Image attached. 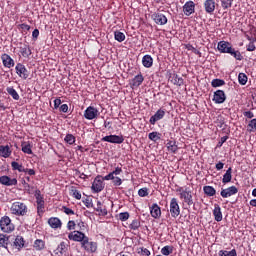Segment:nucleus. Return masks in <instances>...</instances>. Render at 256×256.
I'll return each mask as SVG.
<instances>
[{
	"label": "nucleus",
	"mask_w": 256,
	"mask_h": 256,
	"mask_svg": "<svg viewBox=\"0 0 256 256\" xmlns=\"http://www.w3.org/2000/svg\"><path fill=\"white\" fill-rule=\"evenodd\" d=\"M10 213L11 215H15V217H27L29 207L23 202L16 201L11 204Z\"/></svg>",
	"instance_id": "1"
},
{
	"label": "nucleus",
	"mask_w": 256,
	"mask_h": 256,
	"mask_svg": "<svg viewBox=\"0 0 256 256\" xmlns=\"http://www.w3.org/2000/svg\"><path fill=\"white\" fill-rule=\"evenodd\" d=\"M177 193H180V199H184V203H186L187 205H189V207H191V205H193V192H191V188L186 187H178L176 189Z\"/></svg>",
	"instance_id": "2"
},
{
	"label": "nucleus",
	"mask_w": 256,
	"mask_h": 256,
	"mask_svg": "<svg viewBox=\"0 0 256 256\" xmlns=\"http://www.w3.org/2000/svg\"><path fill=\"white\" fill-rule=\"evenodd\" d=\"M0 229L3 233H13L15 231V224H13L9 216H3L0 219Z\"/></svg>",
	"instance_id": "3"
},
{
	"label": "nucleus",
	"mask_w": 256,
	"mask_h": 256,
	"mask_svg": "<svg viewBox=\"0 0 256 256\" xmlns=\"http://www.w3.org/2000/svg\"><path fill=\"white\" fill-rule=\"evenodd\" d=\"M103 176L97 175L92 183L91 190L93 193H101L105 189V183L103 182Z\"/></svg>",
	"instance_id": "4"
},
{
	"label": "nucleus",
	"mask_w": 256,
	"mask_h": 256,
	"mask_svg": "<svg viewBox=\"0 0 256 256\" xmlns=\"http://www.w3.org/2000/svg\"><path fill=\"white\" fill-rule=\"evenodd\" d=\"M170 214L173 219H177V217L181 215V207H179L177 198H172L170 200Z\"/></svg>",
	"instance_id": "5"
},
{
	"label": "nucleus",
	"mask_w": 256,
	"mask_h": 256,
	"mask_svg": "<svg viewBox=\"0 0 256 256\" xmlns=\"http://www.w3.org/2000/svg\"><path fill=\"white\" fill-rule=\"evenodd\" d=\"M89 237L85 235V233L81 231L74 230L73 232L68 234V239L70 241H76L77 243H83L86 241Z\"/></svg>",
	"instance_id": "6"
},
{
	"label": "nucleus",
	"mask_w": 256,
	"mask_h": 256,
	"mask_svg": "<svg viewBox=\"0 0 256 256\" xmlns=\"http://www.w3.org/2000/svg\"><path fill=\"white\" fill-rule=\"evenodd\" d=\"M99 115V110L93 106L87 107L84 111V117L85 119H88V121H93V119H97Z\"/></svg>",
	"instance_id": "7"
},
{
	"label": "nucleus",
	"mask_w": 256,
	"mask_h": 256,
	"mask_svg": "<svg viewBox=\"0 0 256 256\" xmlns=\"http://www.w3.org/2000/svg\"><path fill=\"white\" fill-rule=\"evenodd\" d=\"M15 71L18 77H20V79H29V70H27V67H25V65H23L22 63L16 64Z\"/></svg>",
	"instance_id": "8"
},
{
	"label": "nucleus",
	"mask_w": 256,
	"mask_h": 256,
	"mask_svg": "<svg viewBox=\"0 0 256 256\" xmlns=\"http://www.w3.org/2000/svg\"><path fill=\"white\" fill-rule=\"evenodd\" d=\"M239 193V188L236 186H230L221 190L220 195L223 199H229V197H233V195H237Z\"/></svg>",
	"instance_id": "9"
},
{
	"label": "nucleus",
	"mask_w": 256,
	"mask_h": 256,
	"mask_svg": "<svg viewBox=\"0 0 256 256\" xmlns=\"http://www.w3.org/2000/svg\"><path fill=\"white\" fill-rule=\"evenodd\" d=\"M212 101H214V103H216V105H221V104H223L224 101H227V95H225V91L216 90L214 92Z\"/></svg>",
	"instance_id": "10"
},
{
	"label": "nucleus",
	"mask_w": 256,
	"mask_h": 256,
	"mask_svg": "<svg viewBox=\"0 0 256 256\" xmlns=\"http://www.w3.org/2000/svg\"><path fill=\"white\" fill-rule=\"evenodd\" d=\"M82 249L86 250L87 253H96L97 252V242H89V238L84 240L81 243Z\"/></svg>",
	"instance_id": "11"
},
{
	"label": "nucleus",
	"mask_w": 256,
	"mask_h": 256,
	"mask_svg": "<svg viewBox=\"0 0 256 256\" xmlns=\"http://www.w3.org/2000/svg\"><path fill=\"white\" fill-rule=\"evenodd\" d=\"M102 141H105L106 143H115L117 145H121L123 141H125V138L123 135H109L102 138Z\"/></svg>",
	"instance_id": "12"
},
{
	"label": "nucleus",
	"mask_w": 256,
	"mask_h": 256,
	"mask_svg": "<svg viewBox=\"0 0 256 256\" xmlns=\"http://www.w3.org/2000/svg\"><path fill=\"white\" fill-rule=\"evenodd\" d=\"M143 81H145V77L141 72H139L131 81H130V87L132 89H137L138 87H141L143 85Z\"/></svg>",
	"instance_id": "13"
},
{
	"label": "nucleus",
	"mask_w": 256,
	"mask_h": 256,
	"mask_svg": "<svg viewBox=\"0 0 256 256\" xmlns=\"http://www.w3.org/2000/svg\"><path fill=\"white\" fill-rule=\"evenodd\" d=\"M152 19L154 23H156V25H167V22H168L167 16L159 12L153 13Z\"/></svg>",
	"instance_id": "14"
},
{
	"label": "nucleus",
	"mask_w": 256,
	"mask_h": 256,
	"mask_svg": "<svg viewBox=\"0 0 256 256\" xmlns=\"http://www.w3.org/2000/svg\"><path fill=\"white\" fill-rule=\"evenodd\" d=\"M1 61L3 63V66L7 69H11V67H15V60L11 58V56L7 53H4L1 55Z\"/></svg>",
	"instance_id": "15"
},
{
	"label": "nucleus",
	"mask_w": 256,
	"mask_h": 256,
	"mask_svg": "<svg viewBox=\"0 0 256 256\" xmlns=\"http://www.w3.org/2000/svg\"><path fill=\"white\" fill-rule=\"evenodd\" d=\"M69 251V244L66 242H60L57 248L54 250L55 256H63Z\"/></svg>",
	"instance_id": "16"
},
{
	"label": "nucleus",
	"mask_w": 256,
	"mask_h": 256,
	"mask_svg": "<svg viewBox=\"0 0 256 256\" xmlns=\"http://www.w3.org/2000/svg\"><path fill=\"white\" fill-rule=\"evenodd\" d=\"M203 5L205 13L208 15H213V13H215V7L217 5L215 0H205Z\"/></svg>",
	"instance_id": "17"
},
{
	"label": "nucleus",
	"mask_w": 256,
	"mask_h": 256,
	"mask_svg": "<svg viewBox=\"0 0 256 256\" xmlns=\"http://www.w3.org/2000/svg\"><path fill=\"white\" fill-rule=\"evenodd\" d=\"M0 185H5V187H13L17 185V179L11 178L7 175L0 177Z\"/></svg>",
	"instance_id": "18"
},
{
	"label": "nucleus",
	"mask_w": 256,
	"mask_h": 256,
	"mask_svg": "<svg viewBox=\"0 0 256 256\" xmlns=\"http://www.w3.org/2000/svg\"><path fill=\"white\" fill-rule=\"evenodd\" d=\"M183 13L186 17L193 15V13H195V2L187 1L183 6Z\"/></svg>",
	"instance_id": "19"
},
{
	"label": "nucleus",
	"mask_w": 256,
	"mask_h": 256,
	"mask_svg": "<svg viewBox=\"0 0 256 256\" xmlns=\"http://www.w3.org/2000/svg\"><path fill=\"white\" fill-rule=\"evenodd\" d=\"M150 215L153 219H161V207L157 203H153L150 207Z\"/></svg>",
	"instance_id": "20"
},
{
	"label": "nucleus",
	"mask_w": 256,
	"mask_h": 256,
	"mask_svg": "<svg viewBox=\"0 0 256 256\" xmlns=\"http://www.w3.org/2000/svg\"><path fill=\"white\" fill-rule=\"evenodd\" d=\"M232 47L233 45L230 42H227L225 40L218 42V45H217V49L219 53H229Z\"/></svg>",
	"instance_id": "21"
},
{
	"label": "nucleus",
	"mask_w": 256,
	"mask_h": 256,
	"mask_svg": "<svg viewBox=\"0 0 256 256\" xmlns=\"http://www.w3.org/2000/svg\"><path fill=\"white\" fill-rule=\"evenodd\" d=\"M165 117V110L159 109L156 111V113L150 117L149 123L150 125H155L157 121H161Z\"/></svg>",
	"instance_id": "22"
},
{
	"label": "nucleus",
	"mask_w": 256,
	"mask_h": 256,
	"mask_svg": "<svg viewBox=\"0 0 256 256\" xmlns=\"http://www.w3.org/2000/svg\"><path fill=\"white\" fill-rule=\"evenodd\" d=\"M213 216L218 223L223 221V212H221V206L219 204H214Z\"/></svg>",
	"instance_id": "23"
},
{
	"label": "nucleus",
	"mask_w": 256,
	"mask_h": 256,
	"mask_svg": "<svg viewBox=\"0 0 256 256\" xmlns=\"http://www.w3.org/2000/svg\"><path fill=\"white\" fill-rule=\"evenodd\" d=\"M48 224L52 229H61V226L63 225L61 219L57 217H51L50 219H48Z\"/></svg>",
	"instance_id": "24"
},
{
	"label": "nucleus",
	"mask_w": 256,
	"mask_h": 256,
	"mask_svg": "<svg viewBox=\"0 0 256 256\" xmlns=\"http://www.w3.org/2000/svg\"><path fill=\"white\" fill-rule=\"evenodd\" d=\"M228 55L234 57L236 61H243V54H241V51L235 49L233 46L228 50Z\"/></svg>",
	"instance_id": "25"
},
{
	"label": "nucleus",
	"mask_w": 256,
	"mask_h": 256,
	"mask_svg": "<svg viewBox=\"0 0 256 256\" xmlns=\"http://www.w3.org/2000/svg\"><path fill=\"white\" fill-rule=\"evenodd\" d=\"M142 65L146 69H151L153 67V57L149 54H146L142 58Z\"/></svg>",
	"instance_id": "26"
},
{
	"label": "nucleus",
	"mask_w": 256,
	"mask_h": 256,
	"mask_svg": "<svg viewBox=\"0 0 256 256\" xmlns=\"http://www.w3.org/2000/svg\"><path fill=\"white\" fill-rule=\"evenodd\" d=\"M231 179H233V168L229 167L222 178V183L227 185V183H231Z\"/></svg>",
	"instance_id": "27"
},
{
	"label": "nucleus",
	"mask_w": 256,
	"mask_h": 256,
	"mask_svg": "<svg viewBox=\"0 0 256 256\" xmlns=\"http://www.w3.org/2000/svg\"><path fill=\"white\" fill-rule=\"evenodd\" d=\"M11 153H13V151H11V148L9 147V145H6V146L0 145L1 157H4V159H7L11 157Z\"/></svg>",
	"instance_id": "28"
},
{
	"label": "nucleus",
	"mask_w": 256,
	"mask_h": 256,
	"mask_svg": "<svg viewBox=\"0 0 256 256\" xmlns=\"http://www.w3.org/2000/svg\"><path fill=\"white\" fill-rule=\"evenodd\" d=\"M123 173V168L121 167H116L114 171L110 172L106 176L103 177L104 181H109V179H113L115 175H121Z\"/></svg>",
	"instance_id": "29"
},
{
	"label": "nucleus",
	"mask_w": 256,
	"mask_h": 256,
	"mask_svg": "<svg viewBox=\"0 0 256 256\" xmlns=\"http://www.w3.org/2000/svg\"><path fill=\"white\" fill-rule=\"evenodd\" d=\"M22 151L26 155H33V146L31 145V142H22L21 143Z\"/></svg>",
	"instance_id": "30"
},
{
	"label": "nucleus",
	"mask_w": 256,
	"mask_h": 256,
	"mask_svg": "<svg viewBox=\"0 0 256 256\" xmlns=\"http://www.w3.org/2000/svg\"><path fill=\"white\" fill-rule=\"evenodd\" d=\"M14 247H16V249H23V247H25V239L23 236H16L14 240Z\"/></svg>",
	"instance_id": "31"
},
{
	"label": "nucleus",
	"mask_w": 256,
	"mask_h": 256,
	"mask_svg": "<svg viewBox=\"0 0 256 256\" xmlns=\"http://www.w3.org/2000/svg\"><path fill=\"white\" fill-rule=\"evenodd\" d=\"M9 245V236L6 234H1L0 233V247L3 249H7Z\"/></svg>",
	"instance_id": "32"
},
{
	"label": "nucleus",
	"mask_w": 256,
	"mask_h": 256,
	"mask_svg": "<svg viewBox=\"0 0 256 256\" xmlns=\"http://www.w3.org/2000/svg\"><path fill=\"white\" fill-rule=\"evenodd\" d=\"M203 191L207 197H215V195H217V190H215L213 186H204Z\"/></svg>",
	"instance_id": "33"
},
{
	"label": "nucleus",
	"mask_w": 256,
	"mask_h": 256,
	"mask_svg": "<svg viewBox=\"0 0 256 256\" xmlns=\"http://www.w3.org/2000/svg\"><path fill=\"white\" fill-rule=\"evenodd\" d=\"M167 149L171 153H177V151L179 150V147L177 146V142H175L173 140H169L167 142Z\"/></svg>",
	"instance_id": "34"
},
{
	"label": "nucleus",
	"mask_w": 256,
	"mask_h": 256,
	"mask_svg": "<svg viewBox=\"0 0 256 256\" xmlns=\"http://www.w3.org/2000/svg\"><path fill=\"white\" fill-rule=\"evenodd\" d=\"M141 227V220L139 219H134L132 222L129 224V229L131 231H139V228Z\"/></svg>",
	"instance_id": "35"
},
{
	"label": "nucleus",
	"mask_w": 256,
	"mask_h": 256,
	"mask_svg": "<svg viewBox=\"0 0 256 256\" xmlns=\"http://www.w3.org/2000/svg\"><path fill=\"white\" fill-rule=\"evenodd\" d=\"M6 91L8 93V95H11L12 98L14 99V101H19L20 97H19V93H17V90H15V88L13 87H7Z\"/></svg>",
	"instance_id": "36"
},
{
	"label": "nucleus",
	"mask_w": 256,
	"mask_h": 256,
	"mask_svg": "<svg viewBox=\"0 0 256 256\" xmlns=\"http://www.w3.org/2000/svg\"><path fill=\"white\" fill-rule=\"evenodd\" d=\"M20 53L22 57H29L31 55V47L27 44L20 47Z\"/></svg>",
	"instance_id": "37"
},
{
	"label": "nucleus",
	"mask_w": 256,
	"mask_h": 256,
	"mask_svg": "<svg viewBox=\"0 0 256 256\" xmlns=\"http://www.w3.org/2000/svg\"><path fill=\"white\" fill-rule=\"evenodd\" d=\"M11 167L13 171H18L19 173H24L25 171V166L23 164H19L18 162H11Z\"/></svg>",
	"instance_id": "38"
},
{
	"label": "nucleus",
	"mask_w": 256,
	"mask_h": 256,
	"mask_svg": "<svg viewBox=\"0 0 256 256\" xmlns=\"http://www.w3.org/2000/svg\"><path fill=\"white\" fill-rule=\"evenodd\" d=\"M34 249H36V251H43V249H45V241L36 239L34 241Z\"/></svg>",
	"instance_id": "39"
},
{
	"label": "nucleus",
	"mask_w": 256,
	"mask_h": 256,
	"mask_svg": "<svg viewBox=\"0 0 256 256\" xmlns=\"http://www.w3.org/2000/svg\"><path fill=\"white\" fill-rule=\"evenodd\" d=\"M233 1L234 0H220L222 9L224 11H227V9H231L233 7Z\"/></svg>",
	"instance_id": "40"
},
{
	"label": "nucleus",
	"mask_w": 256,
	"mask_h": 256,
	"mask_svg": "<svg viewBox=\"0 0 256 256\" xmlns=\"http://www.w3.org/2000/svg\"><path fill=\"white\" fill-rule=\"evenodd\" d=\"M148 139H150V141H153L154 143H157V141L161 140V133L151 132L148 135Z\"/></svg>",
	"instance_id": "41"
},
{
	"label": "nucleus",
	"mask_w": 256,
	"mask_h": 256,
	"mask_svg": "<svg viewBox=\"0 0 256 256\" xmlns=\"http://www.w3.org/2000/svg\"><path fill=\"white\" fill-rule=\"evenodd\" d=\"M218 255L219 256H237V250L235 249H232L230 251H227V250H220L218 252Z\"/></svg>",
	"instance_id": "42"
},
{
	"label": "nucleus",
	"mask_w": 256,
	"mask_h": 256,
	"mask_svg": "<svg viewBox=\"0 0 256 256\" xmlns=\"http://www.w3.org/2000/svg\"><path fill=\"white\" fill-rule=\"evenodd\" d=\"M114 38L115 41H118V43H123V41H125V34L121 31H115Z\"/></svg>",
	"instance_id": "43"
},
{
	"label": "nucleus",
	"mask_w": 256,
	"mask_h": 256,
	"mask_svg": "<svg viewBox=\"0 0 256 256\" xmlns=\"http://www.w3.org/2000/svg\"><path fill=\"white\" fill-rule=\"evenodd\" d=\"M248 80H249V78L247 77V74L239 73V75H238V83L240 85H247V81Z\"/></svg>",
	"instance_id": "44"
},
{
	"label": "nucleus",
	"mask_w": 256,
	"mask_h": 256,
	"mask_svg": "<svg viewBox=\"0 0 256 256\" xmlns=\"http://www.w3.org/2000/svg\"><path fill=\"white\" fill-rule=\"evenodd\" d=\"M64 141L68 145H75L76 138L73 134H67L64 138Z\"/></svg>",
	"instance_id": "45"
},
{
	"label": "nucleus",
	"mask_w": 256,
	"mask_h": 256,
	"mask_svg": "<svg viewBox=\"0 0 256 256\" xmlns=\"http://www.w3.org/2000/svg\"><path fill=\"white\" fill-rule=\"evenodd\" d=\"M211 85L212 87H223V85H225V80L219 78L213 79Z\"/></svg>",
	"instance_id": "46"
},
{
	"label": "nucleus",
	"mask_w": 256,
	"mask_h": 256,
	"mask_svg": "<svg viewBox=\"0 0 256 256\" xmlns=\"http://www.w3.org/2000/svg\"><path fill=\"white\" fill-rule=\"evenodd\" d=\"M70 195H72V197H74V199H81V192L79 190H77V188H75V186L71 187L70 190Z\"/></svg>",
	"instance_id": "47"
},
{
	"label": "nucleus",
	"mask_w": 256,
	"mask_h": 256,
	"mask_svg": "<svg viewBox=\"0 0 256 256\" xmlns=\"http://www.w3.org/2000/svg\"><path fill=\"white\" fill-rule=\"evenodd\" d=\"M161 253L162 255H165V256H169L171 255V253H173V246H164L162 249H161Z\"/></svg>",
	"instance_id": "48"
},
{
	"label": "nucleus",
	"mask_w": 256,
	"mask_h": 256,
	"mask_svg": "<svg viewBox=\"0 0 256 256\" xmlns=\"http://www.w3.org/2000/svg\"><path fill=\"white\" fill-rule=\"evenodd\" d=\"M109 181H112L114 187H120V185L123 184V180L120 177H115L113 176V178H109Z\"/></svg>",
	"instance_id": "49"
},
{
	"label": "nucleus",
	"mask_w": 256,
	"mask_h": 256,
	"mask_svg": "<svg viewBox=\"0 0 256 256\" xmlns=\"http://www.w3.org/2000/svg\"><path fill=\"white\" fill-rule=\"evenodd\" d=\"M34 197L36 199V203H43L45 202V199L43 198V195H41V190H36Z\"/></svg>",
	"instance_id": "50"
},
{
	"label": "nucleus",
	"mask_w": 256,
	"mask_h": 256,
	"mask_svg": "<svg viewBox=\"0 0 256 256\" xmlns=\"http://www.w3.org/2000/svg\"><path fill=\"white\" fill-rule=\"evenodd\" d=\"M186 49H187L188 51L194 52L195 55H198L199 57H201V51H199V50H198L197 48H195L193 45L187 44V45H186Z\"/></svg>",
	"instance_id": "51"
},
{
	"label": "nucleus",
	"mask_w": 256,
	"mask_h": 256,
	"mask_svg": "<svg viewBox=\"0 0 256 256\" xmlns=\"http://www.w3.org/2000/svg\"><path fill=\"white\" fill-rule=\"evenodd\" d=\"M45 202H40L37 204V213L38 215H43L45 213Z\"/></svg>",
	"instance_id": "52"
},
{
	"label": "nucleus",
	"mask_w": 256,
	"mask_h": 256,
	"mask_svg": "<svg viewBox=\"0 0 256 256\" xmlns=\"http://www.w3.org/2000/svg\"><path fill=\"white\" fill-rule=\"evenodd\" d=\"M139 197H147L149 195V188H141L138 190Z\"/></svg>",
	"instance_id": "53"
},
{
	"label": "nucleus",
	"mask_w": 256,
	"mask_h": 256,
	"mask_svg": "<svg viewBox=\"0 0 256 256\" xmlns=\"http://www.w3.org/2000/svg\"><path fill=\"white\" fill-rule=\"evenodd\" d=\"M248 130L251 131H256V118L252 119L248 123Z\"/></svg>",
	"instance_id": "54"
},
{
	"label": "nucleus",
	"mask_w": 256,
	"mask_h": 256,
	"mask_svg": "<svg viewBox=\"0 0 256 256\" xmlns=\"http://www.w3.org/2000/svg\"><path fill=\"white\" fill-rule=\"evenodd\" d=\"M96 211L99 213V215H101L102 217H107L108 212H107V208L106 207H97Z\"/></svg>",
	"instance_id": "55"
},
{
	"label": "nucleus",
	"mask_w": 256,
	"mask_h": 256,
	"mask_svg": "<svg viewBox=\"0 0 256 256\" xmlns=\"http://www.w3.org/2000/svg\"><path fill=\"white\" fill-rule=\"evenodd\" d=\"M119 220L120 221H127L130 217L129 212H121L120 214H118Z\"/></svg>",
	"instance_id": "56"
},
{
	"label": "nucleus",
	"mask_w": 256,
	"mask_h": 256,
	"mask_svg": "<svg viewBox=\"0 0 256 256\" xmlns=\"http://www.w3.org/2000/svg\"><path fill=\"white\" fill-rule=\"evenodd\" d=\"M62 211L66 215H75V211H73V209H71V208H69L67 206H62Z\"/></svg>",
	"instance_id": "57"
},
{
	"label": "nucleus",
	"mask_w": 256,
	"mask_h": 256,
	"mask_svg": "<svg viewBox=\"0 0 256 256\" xmlns=\"http://www.w3.org/2000/svg\"><path fill=\"white\" fill-rule=\"evenodd\" d=\"M174 85H178L179 87L183 85V79L179 75L174 76Z\"/></svg>",
	"instance_id": "58"
},
{
	"label": "nucleus",
	"mask_w": 256,
	"mask_h": 256,
	"mask_svg": "<svg viewBox=\"0 0 256 256\" xmlns=\"http://www.w3.org/2000/svg\"><path fill=\"white\" fill-rule=\"evenodd\" d=\"M83 203L85 207H87V209H91V207H93V200L90 198H86L85 200H83Z\"/></svg>",
	"instance_id": "59"
},
{
	"label": "nucleus",
	"mask_w": 256,
	"mask_h": 256,
	"mask_svg": "<svg viewBox=\"0 0 256 256\" xmlns=\"http://www.w3.org/2000/svg\"><path fill=\"white\" fill-rule=\"evenodd\" d=\"M75 225H76L75 221H73V220L68 221V223H67L68 231H73L75 229Z\"/></svg>",
	"instance_id": "60"
},
{
	"label": "nucleus",
	"mask_w": 256,
	"mask_h": 256,
	"mask_svg": "<svg viewBox=\"0 0 256 256\" xmlns=\"http://www.w3.org/2000/svg\"><path fill=\"white\" fill-rule=\"evenodd\" d=\"M244 117H246V119H253V117H255V114L251 111H245L243 112Z\"/></svg>",
	"instance_id": "61"
},
{
	"label": "nucleus",
	"mask_w": 256,
	"mask_h": 256,
	"mask_svg": "<svg viewBox=\"0 0 256 256\" xmlns=\"http://www.w3.org/2000/svg\"><path fill=\"white\" fill-rule=\"evenodd\" d=\"M227 139H229V136H224L220 139V141L217 143V147L221 148L223 147V143H225L227 141Z\"/></svg>",
	"instance_id": "62"
},
{
	"label": "nucleus",
	"mask_w": 256,
	"mask_h": 256,
	"mask_svg": "<svg viewBox=\"0 0 256 256\" xmlns=\"http://www.w3.org/2000/svg\"><path fill=\"white\" fill-rule=\"evenodd\" d=\"M24 173H27L30 177H33V175L36 174L35 169H29V168H25Z\"/></svg>",
	"instance_id": "63"
},
{
	"label": "nucleus",
	"mask_w": 256,
	"mask_h": 256,
	"mask_svg": "<svg viewBox=\"0 0 256 256\" xmlns=\"http://www.w3.org/2000/svg\"><path fill=\"white\" fill-rule=\"evenodd\" d=\"M59 109L62 113H67V111H69V106L67 104H62Z\"/></svg>",
	"instance_id": "64"
}]
</instances>
